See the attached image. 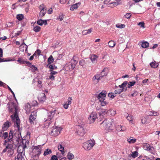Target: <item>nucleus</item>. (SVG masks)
Here are the masks:
<instances>
[{"instance_id":"nucleus-1","label":"nucleus","mask_w":160,"mask_h":160,"mask_svg":"<svg viewBox=\"0 0 160 160\" xmlns=\"http://www.w3.org/2000/svg\"><path fill=\"white\" fill-rule=\"evenodd\" d=\"M12 118L14 125V126L17 128V129L18 130V131L16 132L15 134L13 135L12 132L10 131L8 134V140L9 142H12L14 143H18L20 139V136L21 134L19 131H20V120L18 116L16 114H15L14 116L12 117Z\"/></svg>"},{"instance_id":"nucleus-2","label":"nucleus","mask_w":160,"mask_h":160,"mask_svg":"<svg viewBox=\"0 0 160 160\" xmlns=\"http://www.w3.org/2000/svg\"><path fill=\"white\" fill-rule=\"evenodd\" d=\"M42 146H32L30 149L31 150V154L33 157H39L42 151Z\"/></svg>"},{"instance_id":"nucleus-3","label":"nucleus","mask_w":160,"mask_h":160,"mask_svg":"<svg viewBox=\"0 0 160 160\" xmlns=\"http://www.w3.org/2000/svg\"><path fill=\"white\" fill-rule=\"evenodd\" d=\"M95 142L94 140H90L83 143L82 147L85 150H89L92 149L95 145Z\"/></svg>"},{"instance_id":"nucleus-4","label":"nucleus","mask_w":160,"mask_h":160,"mask_svg":"<svg viewBox=\"0 0 160 160\" xmlns=\"http://www.w3.org/2000/svg\"><path fill=\"white\" fill-rule=\"evenodd\" d=\"M112 119H106L104 120L101 124L103 125L106 130H109L112 129Z\"/></svg>"},{"instance_id":"nucleus-5","label":"nucleus","mask_w":160,"mask_h":160,"mask_svg":"<svg viewBox=\"0 0 160 160\" xmlns=\"http://www.w3.org/2000/svg\"><path fill=\"white\" fill-rule=\"evenodd\" d=\"M18 104L17 101H11V102L8 104V108L11 111H12L13 109H14L15 111L14 115L16 114L18 116V115L16 114V112L18 110L17 106Z\"/></svg>"},{"instance_id":"nucleus-6","label":"nucleus","mask_w":160,"mask_h":160,"mask_svg":"<svg viewBox=\"0 0 160 160\" xmlns=\"http://www.w3.org/2000/svg\"><path fill=\"white\" fill-rule=\"evenodd\" d=\"M7 150H8V152L9 154V156H12L13 154L14 153V150L12 144H8L6 146V148L3 150L2 152H5Z\"/></svg>"},{"instance_id":"nucleus-7","label":"nucleus","mask_w":160,"mask_h":160,"mask_svg":"<svg viewBox=\"0 0 160 160\" xmlns=\"http://www.w3.org/2000/svg\"><path fill=\"white\" fill-rule=\"evenodd\" d=\"M57 112L56 109L52 110L48 113V118H44L45 121L51 120L53 118L54 116Z\"/></svg>"},{"instance_id":"nucleus-8","label":"nucleus","mask_w":160,"mask_h":160,"mask_svg":"<svg viewBox=\"0 0 160 160\" xmlns=\"http://www.w3.org/2000/svg\"><path fill=\"white\" fill-rule=\"evenodd\" d=\"M61 130V129L60 127H56L55 128H53L50 134L54 137L57 136L59 134Z\"/></svg>"},{"instance_id":"nucleus-9","label":"nucleus","mask_w":160,"mask_h":160,"mask_svg":"<svg viewBox=\"0 0 160 160\" xmlns=\"http://www.w3.org/2000/svg\"><path fill=\"white\" fill-rule=\"evenodd\" d=\"M36 111H33L32 112L29 119V121L30 122L31 124H33V122L36 119Z\"/></svg>"},{"instance_id":"nucleus-10","label":"nucleus","mask_w":160,"mask_h":160,"mask_svg":"<svg viewBox=\"0 0 160 160\" xmlns=\"http://www.w3.org/2000/svg\"><path fill=\"white\" fill-rule=\"evenodd\" d=\"M97 118V115L96 112H92L88 118L89 123L93 122Z\"/></svg>"},{"instance_id":"nucleus-11","label":"nucleus","mask_w":160,"mask_h":160,"mask_svg":"<svg viewBox=\"0 0 160 160\" xmlns=\"http://www.w3.org/2000/svg\"><path fill=\"white\" fill-rule=\"evenodd\" d=\"M25 148L22 144H20L17 150L18 154H20V155L25 156Z\"/></svg>"},{"instance_id":"nucleus-12","label":"nucleus","mask_w":160,"mask_h":160,"mask_svg":"<svg viewBox=\"0 0 160 160\" xmlns=\"http://www.w3.org/2000/svg\"><path fill=\"white\" fill-rule=\"evenodd\" d=\"M77 133L81 136H83L85 133V130L81 126L79 125L77 128Z\"/></svg>"},{"instance_id":"nucleus-13","label":"nucleus","mask_w":160,"mask_h":160,"mask_svg":"<svg viewBox=\"0 0 160 160\" xmlns=\"http://www.w3.org/2000/svg\"><path fill=\"white\" fill-rule=\"evenodd\" d=\"M101 78L99 74H97L94 76L92 78L93 82L94 84H96L99 82L100 79Z\"/></svg>"},{"instance_id":"nucleus-14","label":"nucleus","mask_w":160,"mask_h":160,"mask_svg":"<svg viewBox=\"0 0 160 160\" xmlns=\"http://www.w3.org/2000/svg\"><path fill=\"white\" fill-rule=\"evenodd\" d=\"M108 72V68H104L102 71L101 72L100 74H99L101 78L104 76H106Z\"/></svg>"},{"instance_id":"nucleus-15","label":"nucleus","mask_w":160,"mask_h":160,"mask_svg":"<svg viewBox=\"0 0 160 160\" xmlns=\"http://www.w3.org/2000/svg\"><path fill=\"white\" fill-rule=\"evenodd\" d=\"M106 93L105 91H102L98 95V98L99 99H102L104 100L105 99Z\"/></svg>"},{"instance_id":"nucleus-16","label":"nucleus","mask_w":160,"mask_h":160,"mask_svg":"<svg viewBox=\"0 0 160 160\" xmlns=\"http://www.w3.org/2000/svg\"><path fill=\"white\" fill-rule=\"evenodd\" d=\"M10 124H11V123L8 121L6 122L3 124L2 126V129L1 130H2V132H4L8 129L9 127Z\"/></svg>"},{"instance_id":"nucleus-17","label":"nucleus","mask_w":160,"mask_h":160,"mask_svg":"<svg viewBox=\"0 0 160 160\" xmlns=\"http://www.w3.org/2000/svg\"><path fill=\"white\" fill-rule=\"evenodd\" d=\"M80 4L81 3L80 2H78L75 4H72L71 5V7L70 8V10L71 11H74L77 9L78 8V6H80Z\"/></svg>"},{"instance_id":"nucleus-18","label":"nucleus","mask_w":160,"mask_h":160,"mask_svg":"<svg viewBox=\"0 0 160 160\" xmlns=\"http://www.w3.org/2000/svg\"><path fill=\"white\" fill-rule=\"evenodd\" d=\"M25 110L26 111V113L27 114H28L31 111V107L30 105L27 103L25 107Z\"/></svg>"},{"instance_id":"nucleus-19","label":"nucleus","mask_w":160,"mask_h":160,"mask_svg":"<svg viewBox=\"0 0 160 160\" xmlns=\"http://www.w3.org/2000/svg\"><path fill=\"white\" fill-rule=\"evenodd\" d=\"M50 72H51L50 73V75L49 76V79L53 80L55 79V77L54 75L57 74L58 72L53 70Z\"/></svg>"},{"instance_id":"nucleus-20","label":"nucleus","mask_w":160,"mask_h":160,"mask_svg":"<svg viewBox=\"0 0 160 160\" xmlns=\"http://www.w3.org/2000/svg\"><path fill=\"white\" fill-rule=\"evenodd\" d=\"M3 132L2 130H1L0 132V137L3 138L4 139H5L8 137V134L6 132L2 133Z\"/></svg>"},{"instance_id":"nucleus-21","label":"nucleus","mask_w":160,"mask_h":160,"mask_svg":"<svg viewBox=\"0 0 160 160\" xmlns=\"http://www.w3.org/2000/svg\"><path fill=\"white\" fill-rule=\"evenodd\" d=\"M136 139L132 137H130V138H128L127 139V141L130 144L134 143L136 141Z\"/></svg>"},{"instance_id":"nucleus-22","label":"nucleus","mask_w":160,"mask_h":160,"mask_svg":"<svg viewBox=\"0 0 160 160\" xmlns=\"http://www.w3.org/2000/svg\"><path fill=\"white\" fill-rule=\"evenodd\" d=\"M148 118L149 116L148 115H146L141 120L142 123L143 124L148 123L149 122Z\"/></svg>"},{"instance_id":"nucleus-23","label":"nucleus","mask_w":160,"mask_h":160,"mask_svg":"<svg viewBox=\"0 0 160 160\" xmlns=\"http://www.w3.org/2000/svg\"><path fill=\"white\" fill-rule=\"evenodd\" d=\"M54 59L52 56V55H50L48 59V64L47 65L46 67H48L49 64L52 63L54 61Z\"/></svg>"},{"instance_id":"nucleus-24","label":"nucleus","mask_w":160,"mask_h":160,"mask_svg":"<svg viewBox=\"0 0 160 160\" xmlns=\"http://www.w3.org/2000/svg\"><path fill=\"white\" fill-rule=\"evenodd\" d=\"M107 110L105 109H102L101 111L99 113V116L101 118H103L104 117V115L107 113Z\"/></svg>"},{"instance_id":"nucleus-25","label":"nucleus","mask_w":160,"mask_h":160,"mask_svg":"<svg viewBox=\"0 0 160 160\" xmlns=\"http://www.w3.org/2000/svg\"><path fill=\"white\" fill-rule=\"evenodd\" d=\"M92 29L90 28L88 30H83L82 33L83 35H85L91 33L92 32Z\"/></svg>"},{"instance_id":"nucleus-26","label":"nucleus","mask_w":160,"mask_h":160,"mask_svg":"<svg viewBox=\"0 0 160 160\" xmlns=\"http://www.w3.org/2000/svg\"><path fill=\"white\" fill-rule=\"evenodd\" d=\"M71 104V101H67L64 104H63V106L65 109H67L68 107V105Z\"/></svg>"},{"instance_id":"nucleus-27","label":"nucleus","mask_w":160,"mask_h":160,"mask_svg":"<svg viewBox=\"0 0 160 160\" xmlns=\"http://www.w3.org/2000/svg\"><path fill=\"white\" fill-rule=\"evenodd\" d=\"M52 151L51 149H47L45 150V151L43 153V155L44 156H47L48 154L51 153Z\"/></svg>"},{"instance_id":"nucleus-28","label":"nucleus","mask_w":160,"mask_h":160,"mask_svg":"<svg viewBox=\"0 0 160 160\" xmlns=\"http://www.w3.org/2000/svg\"><path fill=\"white\" fill-rule=\"evenodd\" d=\"M47 11L46 8L44 9H42L41 10V11L39 13V16L41 17H42L45 15Z\"/></svg>"},{"instance_id":"nucleus-29","label":"nucleus","mask_w":160,"mask_h":160,"mask_svg":"<svg viewBox=\"0 0 160 160\" xmlns=\"http://www.w3.org/2000/svg\"><path fill=\"white\" fill-rule=\"evenodd\" d=\"M149 46V43L146 41L142 42L141 47L142 48H146L148 47Z\"/></svg>"},{"instance_id":"nucleus-30","label":"nucleus","mask_w":160,"mask_h":160,"mask_svg":"<svg viewBox=\"0 0 160 160\" xmlns=\"http://www.w3.org/2000/svg\"><path fill=\"white\" fill-rule=\"evenodd\" d=\"M24 156L18 154L15 157V160H22Z\"/></svg>"},{"instance_id":"nucleus-31","label":"nucleus","mask_w":160,"mask_h":160,"mask_svg":"<svg viewBox=\"0 0 160 160\" xmlns=\"http://www.w3.org/2000/svg\"><path fill=\"white\" fill-rule=\"evenodd\" d=\"M116 113V111L112 109H110L107 111V114L112 116L114 115Z\"/></svg>"},{"instance_id":"nucleus-32","label":"nucleus","mask_w":160,"mask_h":160,"mask_svg":"<svg viewBox=\"0 0 160 160\" xmlns=\"http://www.w3.org/2000/svg\"><path fill=\"white\" fill-rule=\"evenodd\" d=\"M108 44L110 47L113 48L115 46L116 42L114 41L111 40L109 42Z\"/></svg>"},{"instance_id":"nucleus-33","label":"nucleus","mask_w":160,"mask_h":160,"mask_svg":"<svg viewBox=\"0 0 160 160\" xmlns=\"http://www.w3.org/2000/svg\"><path fill=\"white\" fill-rule=\"evenodd\" d=\"M24 141H25V143L24 144V141H23L22 142L23 144H22V145L25 148H26L27 147L29 146V142L28 140H25Z\"/></svg>"},{"instance_id":"nucleus-34","label":"nucleus","mask_w":160,"mask_h":160,"mask_svg":"<svg viewBox=\"0 0 160 160\" xmlns=\"http://www.w3.org/2000/svg\"><path fill=\"white\" fill-rule=\"evenodd\" d=\"M58 149L62 152V154H63L64 153V148L61 144L59 145L58 146Z\"/></svg>"},{"instance_id":"nucleus-35","label":"nucleus","mask_w":160,"mask_h":160,"mask_svg":"<svg viewBox=\"0 0 160 160\" xmlns=\"http://www.w3.org/2000/svg\"><path fill=\"white\" fill-rule=\"evenodd\" d=\"M75 66L72 63H71L70 65H68L67 68L70 71H72L75 68Z\"/></svg>"},{"instance_id":"nucleus-36","label":"nucleus","mask_w":160,"mask_h":160,"mask_svg":"<svg viewBox=\"0 0 160 160\" xmlns=\"http://www.w3.org/2000/svg\"><path fill=\"white\" fill-rule=\"evenodd\" d=\"M108 102L106 101H99L98 103L102 106H104L108 104Z\"/></svg>"},{"instance_id":"nucleus-37","label":"nucleus","mask_w":160,"mask_h":160,"mask_svg":"<svg viewBox=\"0 0 160 160\" xmlns=\"http://www.w3.org/2000/svg\"><path fill=\"white\" fill-rule=\"evenodd\" d=\"M17 61L19 62V63L20 64H24L25 63V61H24V59H22V58H18V60H17Z\"/></svg>"},{"instance_id":"nucleus-38","label":"nucleus","mask_w":160,"mask_h":160,"mask_svg":"<svg viewBox=\"0 0 160 160\" xmlns=\"http://www.w3.org/2000/svg\"><path fill=\"white\" fill-rule=\"evenodd\" d=\"M17 19L19 21L22 20L24 18V16L22 14H18L17 15Z\"/></svg>"},{"instance_id":"nucleus-39","label":"nucleus","mask_w":160,"mask_h":160,"mask_svg":"<svg viewBox=\"0 0 160 160\" xmlns=\"http://www.w3.org/2000/svg\"><path fill=\"white\" fill-rule=\"evenodd\" d=\"M124 91L123 89H117L115 91V93L116 94H119Z\"/></svg>"},{"instance_id":"nucleus-40","label":"nucleus","mask_w":160,"mask_h":160,"mask_svg":"<svg viewBox=\"0 0 160 160\" xmlns=\"http://www.w3.org/2000/svg\"><path fill=\"white\" fill-rule=\"evenodd\" d=\"M41 29V28L40 27L37 26L34 27L33 28V30L35 32H39Z\"/></svg>"},{"instance_id":"nucleus-41","label":"nucleus","mask_w":160,"mask_h":160,"mask_svg":"<svg viewBox=\"0 0 160 160\" xmlns=\"http://www.w3.org/2000/svg\"><path fill=\"white\" fill-rule=\"evenodd\" d=\"M116 26L118 28H123L125 27V25L123 24L118 23L116 25Z\"/></svg>"},{"instance_id":"nucleus-42","label":"nucleus","mask_w":160,"mask_h":160,"mask_svg":"<svg viewBox=\"0 0 160 160\" xmlns=\"http://www.w3.org/2000/svg\"><path fill=\"white\" fill-rule=\"evenodd\" d=\"M97 58V56L95 55H92L90 57V59L92 62H94L96 59Z\"/></svg>"},{"instance_id":"nucleus-43","label":"nucleus","mask_w":160,"mask_h":160,"mask_svg":"<svg viewBox=\"0 0 160 160\" xmlns=\"http://www.w3.org/2000/svg\"><path fill=\"white\" fill-rule=\"evenodd\" d=\"M132 157L133 158H135L137 157L138 156V153L136 151H134L132 152L131 155Z\"/></svg>"},{"instance_id":"nucleus-44","label":"nucleus","mask_w":160,"mask_h":160,"mask_svg":"<svg viewBox=\"0 0 160 160\" xmlns=\"http://www.w3.org/2000/svg\"><path fill=\"white\" fill-rule=\"evenodd\" d=\"M150 65L152 68H156L158 67V64L156 65L155 63V62L154 61V62H152L150 63Z\"/></svg>"},{"instance_id":"nucleus-45","label":"nucleus","mask_w":160,"mask_h":160,"mask_svg":"<svg viewBox=\"0 0 160 160\" xmlns=\"http://www.w3.org/2000/svg\"><path fill=\"white\" fill-rule=\"evenodd\" d=\"M127 119L130 122H132V117L130 114H128V116L127 117Z\"/></svg>"},{"instance_id":"nucleus-46","label":"nucleus","mask_w":160,"mask_h":160,"mask_svg":"<svg viewBox=\"0 0 160 160\" xmlns=\"http://www.w3.org/2000/svg\"><path fill=\"white\" fill-rule=\"evenodd\" d=\"M86 64V62L84 60L82 59L79 61V64L80 65L83 66L85 65Z\"/></svg>"},{"instance_id":"nucleus-47","label":"nucleus","mask_w":160,"mask_h":160,"mask_svg":"<svg viewBox=\"0 0 160 160\" xmlns=\"http://www.w3.org/2000/svg\"><path fill=\"white\" fill-rule=\"evenodd\" d=\"M68 158L69 160H72L74 158L73 155L71 153L69 152L68 155Z\"/></svg>"},{"instance_id":"nucleus-48","label":"nucleus","mask_w":160,"mask_h":160,"mask_svg":"<svg viewBox=\"0 0 160 160\" xmlns=\"http://www.w3.org/2000/svg\"><path fill=\"white\" fill-rule=\"evenodd\" d=\"M138 25L140 27L143 28H145V23H144L143 22H140L139 23H138Z\"/></svg>"},{"instance_id":"nucleus-49","label":"nucleus","mask_w":160,"mask_h":160,"mask_svg":"<svg viewBox=\"0 0 160 160\" xmlns=\"http://www.w3.org/2000/svg\"><path fill=\"white\" fill-rule=\"evenodd\" d=\"M115 94L114 93L111 92L109 93L108 94V96L111 99H113L115 97Z\"/></svg>"},{"instance_id":"nucleus-50","label":"nucleus","mask_w":160,"mask_h":160,"mask_svg":"<svg viewBox=\"0 0 160 160\" xmlns=\"http://www.w3.org/2000/svg\"><path fill=\"white\" fill-rule=\"evenodd\" d=\"M150 146L149 144L145 143L143 144V148L144 150H147Z\"/></svg>"},{"instance_id":"nucleus-51","label":"nucleus","mask_w":160,"mask_h":160,"mask_svg":"<svg viewBox=\"0 0 160 160\" xmlns=\"http://www.w3.org/2000/svg\"><path fill=\"white\" fill-rule=\"evenodd\" d=\"M128 83V82L127 81H125L121 84V86L122 87V89H123L124 91L125 89L124 88L126 86Z\"/></svg>"},{"instance_id":"nucleus-52","label":"nucleus","mask_w":160,"mask_h":160,"mask_svg":"<svg viewBox=\"0 0 160 160\" xmlns=\"http://www.w3.org/2000/svg\"><path fill=\"white\" fill-rule=\"evenodd\" d=\"M37 24L40 25H42L44 24V21L42 19H40L37 21Z\"/></svg>"},{"instance_id":"nucleus-53","label":"nucleus","mask_w":160,"mask_h":160,"mask_svg":"<svg viewBox=\"0 0 160 160\" xmlns=\"http://www.w3.org/2000/svg\"><path fill=\"white\" fill-rule=\"evenodd\" d=\"M122 128V126L121 125H118L116 127V129L118 131H121Z\"/></svg>"},{"instance_id":"nucleus-54","label":"nucleus","mask_w":160,"mask_h":160,"mask_svg":"<svg viewBox=\"0 0 160 160\" xmlns=\"http://www.w3.org/2000/svg\"><path fill=\"white\" fill-rule=\"evenodd\" d=\"M75 0H69L68 2V4L69 5V6H71L75 2Z\"/></svg>"},{"instance_id":"nucleus-55","label":"nucleus","mask_w":160,"mask_h":160,"mask_svg":"<svg viewBox=\"0 0 160 160\" xmlns=\"http://www.w3.org/2000/svg\"><path fill=\"white\" fill-rule=\"evenodd\" d=\"M119 3H118L115 2H112L109 3V4L112 5V7H114L117 6L119 4Z\"/></svg>"},{"instance_id":"nucleus-56","label":"nucleus","mask_w":160,"mask_h":160,"mask_svg":"<svg viewBox=\"0 0 160 160\" xmlns=\"http://www.w3.org/2000/svg\"><path fill=\"white\" fill-rule=\"evenodd\" d=\"M154 149V148L153 147L149 146V147H148V149H147V151H149L151 153H152V152L153 151V150Z\"/></svg>"},{"instance_id":"nucleus-57","label":"nucleus","mask_w":160,"mask_h":160,"mask_svg":"<svg viewBox=\"0 0 160 160\" xmlns=\"http://www.w3.org/2000/svg\"><path fill=\"white\" fill-rule=\"evenodd\" d=\"M48 67L50 69V71H53L54 69V66L52 64H49Z\"/></svg>"},{"instance_id":"nucleus-58","label":"nucleus","mask_w":160,"mask_h":160,"mask_svg":"<svg viewBox=\"0 0 160 160\" xmlns=\"http://www.w3.org/2000/svg\"><path fill=\"white\" fill-rule=\"evenodd\" d=\"M32 104L33 106H36L38 105V103L37 102V101H32Z\"/></svg>"},{"instance_id":"nucleus-59","label":"nucleus","mask_w":160,"mask_h":160,"mask_svg":"<svg viewBox=\"0 0 160 160\" xmlns=\"http://www.w3.org/2000/svg\"><path fill=\"white\" fill-rule=\"evenodd\" d=\"M51 160H58V157L55 155H53L52 156Z\"/></svg>"},{"instance_id":"nucleus-60","label":"nucleus","mask_w":160,"mask_h":160,"mask_svg":"<svg viewBox=\"0 0 160 160\" xmlns=\"http://www.w3.org/2000/svg\"><path fill=\"white\" fill-rule=\"evenodd\" d=\"M131 14L130 13H127L126 14L124 15V16L127 18L128 19L130 18V16H131Z\"/></svg>"},{"instance_id":"nucleus-61","label":"nucleus","mask_w":160,"mask_h":160,"mask_svg":"<svg viewBox=\"0 0 160 160\" xmlns=\"http://www.w3.org/2000/svg\"><path fill=\"white\" fill-rule=\"evenodd\" d=\"M71 63H72V64H74L75 66L78 63V61L74 59H72L71 60Z\"/></svg>"},{"instance_id":"nucleus-62","label":"nucleus","mask_w":160,"mask_h":160,"mask_svg":"<svg viewBox=\"0 0 160 160\" xmlns=\"http://www.w3.org/2000/svg\"><path fill=\"white\" fill-rule=\"evenodd\" d=\"M159 115V113L157 112L156 111H153V116H158Z\"/></svg>"},{"instance_id":"nucleus-63","label":"nucleus","mask_w":160,"mask_h":160,"mask_svg":"<svg viewBox=\"0 0 160 160\" xmlns=\"http://www.w3.org/2000/svg\"><path fill=\"white\" fill-rule=\"evenodd\" d=\"M39 8L41 10H42V9H44L46 8L45 7L44 5L43 4H42V5H40L39 7Z\"/></svg>"},{"instance_id":"nucleus-64","label":"nucleus","mask_w":160,"mask_h":160,"mask_svg":"<svg viewBox=\"0 0 160 160\" xmlns=\"http://www.w3.org/2000/svg\"><path fill=\"white\" fill-rule=\"evenodd\" d=\"M59 19H60V21H61L63 20L64 18V15L62 14L59 15L58 17Z\"/></svg>"}]
</instances>
